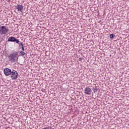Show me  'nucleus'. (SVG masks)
<instances>
[{
    "mask_svg": "<svg viewBox=\"0 0 129 129\" xmlns=\"http://www.w3.org/2000/svg\"><path fill=\"white\" fill-rule=\"evenodd\" d=\"M15 40H16V38L14 37H10L8 38L9 42H15Z\"/></svg>",
    "mask_w": 129,
    "mask_h": 129,
    "instance_id": "nucleus-7",
    "label": "nucleus"
},
{
    "mask_svg": "<svg viewBox=\"0 0 129 129\" xmlns=\"http://www.w3.org/2000/svg\"><path fill=\"white\" fill-rule=\"evenodd\" d=\"M97 87H93V91H94V93H95V92H97Z\"/></svg>",
    "mask_w": 129,
    "mask_h": 129,
    "instance_id": "nucleus-8",
    "label": "nucleus"
},
{
    "mask_svg": "<svg viewBox=\"0 0 129 129\" xmlns=\"http://www.w3.org/2000/svg\"><path fill=\"white\" fill-rule=\"evenodd\" d=\"M4 72L6 76H9V75H11L12 73V70L9 68H6L4 70Z\"/></svg>",
    "mask_w": 129,
    "mask_h": 129,
    "instance_id": "nucleus-4",
    "label": "nucleus"
},
{
    "mask_svg": "<svg viewBox=\"0 0 129 129\" xmlns=\"http://www.w3.org/2000/svg\"><path fill=\"white\" fill-rule=\"evenodd\" d=\"M20 55L21 56H24V55H26V52L24 51H20Z\"/></svg>",
    "mask_w": 129,
    "mask_h": 129,
    "instance_id": "nucleus-9",
    "label": "nucleus"
},
{
    "mask_svg": "<svg viewBox=\"0 0 129 129\" xmlns=\"http://www.w3.org/2000/svg\"><path fill=\"white\" fill-rule=\"evenodd\" d=\"M19 47H21V48L22 47H24V44L22 42H21L20 43H19Z\"/></svg>",
    "mask_w": 129,
    "mask_h": 129,
    "instance_id": "nucleus-11",
    "label": "nucleus"
},
{
    "mask_svg": "<svg viewBox=\"0 0 129 129\" xmlns=\"http://www.w3.org/2000/svg\"><path fill=\"white\" fill-rule=\"evenodd\" d=\"M10 75H11V77L12 80H16V79L18 78V75H19V74H18V72L16 71H13L11 72Z\"/></svg>",
    "mask_w": 129,
    "mask_h": 129,
    "instance_id": "nucleus-3",
    "label": "nucleus"
},
{
    "mask_svg": "<svg viewBox=\"0 0 129 129\" xmlns=\"http://www.w3.org/2000/svg\"><path fill=\"white\" fill-rule=\"evenodd\" d=\"M15 42H16V43L17 44H18L21 43V41H19V39H16V38H15Z\"/></svg>",
    "mask_w": 129,
    "mask_h": 129,
    "instance_id": "nucleus-10",
    "label": "nucleus"
},
{
    "mask_svg": "<svg viewBox=\"0 0 129 129\" xmlns=\"http://www.w3.org/2000/svg\"><path fill=\"white\" fill-rule=\"evenodd\" d=\"M8 2H10V0H8Z\"/></svg>",
    "mask_w": 129,
    "mask_h": 129,
    "instance_id": "nucleus-14",
    "label": "nucleus"
},
{
    "mask_svg": "<svg viewBox=\"0 0 129 129\" xmlns=\"http://www.w3.org/2000/svg\"><path fill=\"white\" fill-rule=\"evenodd\" d=\"M84 92L85 94H86L87 95H91L92 91L91 90V89H90V88L87 87L85 89Z\"/></svg>",
    "mask_w": 129,
    "mask_h": 129,
    "instance_id": "nucleus-5",
    "label": "nucleus"
},
{
    "mask_svg": "<svg viewBox=\"0 0 129 129\" xmlns=\"http://www.w3.org/2000/svg\"><path fill=\"white\" fill-rule=\"evenodd\" d=\"M16 8L18 12H22L23 11V9H24V6L22 5H17Z\"/></svg>",
    "mask_w": 129,
    "mask_h": 129,
    "instance_id": "nucleus-6",
    "label": "nucleus"
},
{
    "mask_svg": "<svg viewBox=\"0 0 129 129\" xmlns=\"http://www.w3.org/2000/svg\"><path fill=\"white\" fill-rule=\"evenodd\" d=\"M21 48H22V51H25V48H24V46Z\"/></svg>",
    "mask_w": 129,
    "mask_h": 129,
    "instance_id": "nucleus-13",
    "label": "nucleus"
},
{
    "mask_svg": "<svg viewBox=\"0 0 129 129\" xmlns=\"http://www.w3.org/2000/svg\"><path fill=\"white\" fill-rule=\"evenodd\" d=\"M9 32V28L6 26H3L0 27V34L6 35L7 33Z\"/></svg>",
    "mask_w": 129,
    "mask_h": 129,
    "instance_id": "nucleus-2",
    "label": "nucleus"
},
{
    "mask_svg": "<svg viewBox=\"0 0 129 129\" xmlns=\"http://www.w3.org/2000/svg\"><path fill=\"white\" fill-rule=\"evenodd\" d=\"M8 59L11 63L17 62L19 59V54H18V52L16 51L11 52L8 56Z\"/></svg>",
    "mask_w": 129,
    "mask_h": 129,
    "instance_id": "nucleus-1",
    "label": "nucleus"
},
{
    "mask_svg": "<svg viewBox=\"0 0 129 129\" xmlns=\"http://www.w3.org/2000/svg\"><path fill=\"white\" fill-rule=\"evenodd\" d=\"M113 37H114V35H113V34H110V38L111 39H113Z\"/></svg>",
    "mask_w": 129,
    "mask_h": 129,
    "instance_id": "nucleus-12",
    "label": "nucleus"
}]
</instances>
